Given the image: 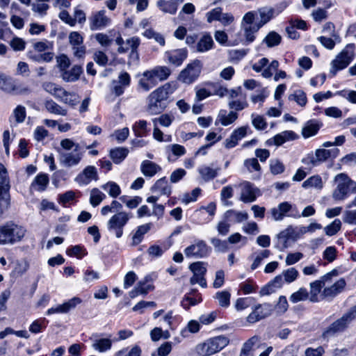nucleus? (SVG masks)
Listing matches in <instances>:
<instances>
[{"mask_svg": "<svg viewBox=\"0 0 356 356\" xmlns=\"http://www.w3.org/2000/svg\"><path fill=\"white\" fill-rule=\"evenodd\" d=\"M238 118L236 113L230 111L227 115L222 112L218 115L217 120L223 126H228L232 124Z\"/></svg>", "mask_w": 356, "mask_h": 356, "instance_id": "8fccbe9b", "label": "nucleus"}, {"mask_svg": "<svg viewBox=\"0 0 356 356\" xmlns=\"http://www.w3.org/2000/svg\"><path fill=\"white\" fill-rule=\"evenodd\" d=\"M154 286L151 283L149 276H146L143 280L138 282L136 286L129 292V296L134 298L138 295H146L149 291L154 289Z\"/></svg>", "mask_w": 356, "mask_h": 356, "instance_id": "5701e85b", "label": "nucleus"}, {"mask_svg": "<svg viewBox=\"0 0 356 356\" xmlns=\"http://www.w3.org/2000/svg\"><path fill=\"white\" fill-rule=\"evenodd\" d=\"M143 35L149 39H154L161 46L165 45V40L164 36L162 34L154 31L153 29L145 30L143 33Z\"/></svg>", "mask_w": 356, "mask_h": 356, "instance_id": "e2e57ef3", "label": "nucleus"}, {"mask_svg": "<svg viewBox=\"0 0 356 356\" xmlns=\"http://www.w3.org/2000/svg\"><path fill=\"white\" fill-rule=\"evenodd\" d=\"M270 312L271 305L270 304L258 305L248 316L247 321L250 323H254L270 315Z\"/></svg>", "mask_w": 356, "mask_h": 356, "instance_id": "aec40b11", "label": "nucleus"}, {"mask_svg": "<svg viewBox=\"0 0 356 356\" xmlns=\"http://www.w3.org/2000/svg\"><path fill=\"white\" fill-rule=\"evenodd\" d=\"M82 302L78 297H74L61 305H58L47 309L46 314L50 316L54 314H67L70 310L74 309Z\"/></svg>", "mask_w": 356, "mask_h": 356, "instance_id": "f3484780", "label": "nucleus"}, {"mask_svg": "<svg viewBox=\"0 0 356 356\" xmlns=\"http://www.w3.org/2000/svg\"><path fill=\"white\" fill-rule=\"evenodd\" d=\"M282 274L284 277V282L286 283H291L294 282L299 275L298 271L293 267L283 270Z\"/></svg>", "mask_w": 356, "mask_h": 356, "instance_id": "69168bd1", "label": "nucleus"}, {"mask_svg": "<svg viewBox=\"0 0 356 356\" xmlns=\"http://www.w3.org/2000/svg\"><path fill=\"white\" fill-rule=\"evenodd\" d=\"M289 100L296 102L302 107H304L307 102L306 93L301 90H295L293 93L289 95Z\"/></svg>", "mask_w": 356, "mask_h": 356, "instance_id": "09e8293b", "label": "nucleus"}, {"mask_svg": "<svg viewBox=\"0 0 356 356\" xmlns=\"http://www.w3.org/2000/svg\"><path fill=\"white\" fill-rule=\"evenodd\" d=\"M110 22V18L105 15V10L95 12L89 18L90 28L92 31L102 29L107 26Z\"/></svg>", "mask_w": 356, "mask_h": 356, "instance_id": "6ab92c4d", "label": "nucleus"}, {"mask_svg": "<svg viewBox=\"0 0 356 356\" xmlns=\"http://www.w3.org/2000/svg\"><path fill=\"white\" fill-rule=\"evenodd\" d=\"M189 269L193 273L190 279L191 284H198L200 286L206 288L207 284L204 277L207 273L205 263L202 261L194 262L189 266Z\"/></svg>", "mask_w": 356, "mask_h": 356, "instance_id": "4468645a", "label": "nucleus"}, {"mask_svg": "<svg viewBox=\"0 0 356 356\" xmlns=\"http://www.w3.org/2000/svg\"><path fill=\"white\" fill-rule=\"evenodd\" d=\"M248 129V126H245L234 129L230 136L224 141L225 148L231 149L236 146L238 142L245 137Z\"/></svg>", "mask_w": 356, "mask_h": 356, "instance_id": "4be33fe9", "label": "nucleus"}, {"mask_svg": "<svg viewBox=\"0 0 356 356\" xmlns=\"http://www.w3.org/2000/svg\"><path fill=\"white\" fill-rule=\"evenodd\" d=\"M184 1V0H159L156 6L164 13L175 15L178 6Z\"/></svg>", "mask_w": 356, "mask_h": 356, "instance_id": "393cba45", "label": "nucleus"}, {"mask_svg": "<svg viewBox=\"0 0 356 356\" xmlns=\"http://www.w3.org/2000/svg\"><path fill=\"white\" fill-rule=\"evenodd\" d=\"M14 82L12 78L0 72V89L8 92L12 93L14 89Z\"/></svg>", "mask_w": 356, "mask_h": 356, "instance_id": "a18cd8bd", "label": "nucleus"}, {"mask_svg": "<svg viewBox=\"0 0 356 356\" xmlns=\"http://www.w3.org/2000/svg\"><path fill=\"white\" fill-rule=\"evenodd\" d=\"M269 213L272 219L275 221H281L284 217L300 218L296 207L289 202L280 203L277 207L270 209Z\"/></svg>", "mask_w": 356, "mask_h": 356, "instance_id": "6e6552de", "label": "nucleus"}, {"mask_svg": "<svg viewBox=\"0 0 356 356\" xmlns=\"http://www.w3.org/2000/svg\"><path fill=\"white\" fill-rule=\"evenodd\" d=\"M202 63L199 60H195L188 64L179 75V80L184 83L191 84L200 76Z\"/></svg>", "mask_w": 356, "mask_h": 356, "instance_id": "ddd939ff", "label": "nucleus"}, {"mask_svg": "<svg viewBox=\"0 0 356 356\" xmlns=\"http://www.w3.org/2000/svg\"><path fill=\"white\" fill-rule=\"evenodd\" d=\"M48 184V175L46 174L41 173L35 177L34 181L31 184V187L38 191H43L46 189Z\"/></svg>", "mask_w": 356, "mask_h": 356, "instance_id": "37998d69", "label": "nucleus"}, {"mask_svg": "<svg viewBox=\"0 0 356 356\" xmlns=\"http://www.w3.org/2000/svg\"><path fill=\"white\" fill-rule=\"evenodd\" d=\"M202 301L201 296L198 294L196 297L193 298L189 296L188 295L185 296L183 300L181 302V305L185 309H189L191 306H194L197 305L199 302Z\"/></svg>", "mask_w": 356, "mask_h": 356, "instance_id": "680f3d73", "label": "nucleus"}, {"mask_svg": "<svg viewBox=\"0 0 356 356\" xmlns=\"http://www.w3.org/2000/svg\"><path fill=\"white\" fill-rule=\"evenodd\" d=\"M82 73V68L79 65H74L71 70H66L61 73L62 79L67 82H74L78 80Z\"/></svg>", "mask_w": 356, "mask_h": 356, "instance_id": "72a5a7b5", "label": "nucleus"}, {"mask_svg": "<svg viewBox=\"0 0 356 356\" xmlns=\"http://www.w3.org/2000/svg\"><path fill=\"white\" fill-rule=\"evenodd\" d=\"M325 286L322 281L315 280L309 284L310 292L309 293V300L313 302H318V294L321 292L322 288Z\"/></svg>", "mask_w": 356, "mask_h": 356, "instance_id": "4c0bfd02", "label": "nucleus"}, {"mask_svg": "<svg viewBox=\"0 0 356 356\" xmlns=\"http://www.w3.org/2000/svg\"><path fill=\"white\" fill-rule=\"evenodd\" d=\"M309 298V293L305 288L301 287L296 292L293 293L289 300L293 303H296L300 301H304Z\"/></svg>", "mask_w": 356, "mask_h": 356, "instance_id": "603ef678", "label": "nucleus"}, {"mask_svg": "<svg viewBox=\"0 0 356 356\" xmlns=\"http://www.w3.org/2000/svg\"><path fill=\"white\" fill-rule=\"evenodd\" d=\"M140 170L145 177H152L161 170V168L156 163L145 160L140 165Z\"/></svg>", "mask_w": 356, "mask_h": 356, "instance_id": "2f4dec72", "label": "nucleus"}, {"mask_svg": "<svg viewBox=\"0 0 356 356\" xmlns=\"http://www.w3.org/2000/svg\"><path fill=\"white\" fill-rule=\"evenodd\" d=\"M58 160L61 165L67 168H71L77 165L83 156V152H68L58 148Z\"/></svg>", "mask_w": 356, "mask_h": 356, "instance_id": "2eb2a0df", "label": "nucleus"}, {"mask_svg": "<svg viewBox=\"0 0 356 356\" xmlns=\"http://www.w3.org/2000/svg\"><path fill=\"white\" fill-rule=\"evenodd\" d=\"M135 135L138 137L145 136L149 131L147 129V122L146 120H139L136 122L133 127Z\"/></svg>", "mask_w": 356, "mask_h": 356, "instance_id": "3c124183", "label": "nucleus"}, {"mask_svg": "<svg viewBox=\"0 0 356 356\" xmlns=\"http://www.w3.org/2000/svg\"><path fill=\"white\" fill-rule=\"evenodd\" d=\"M159 82L157 81L152 70H147L142 74V77L138 81L139 88L144 92H147L155 87Z\"/></svg>", "mask_w": 356, "mask_h": 356, "instance_id": "b1692460", "label": "nucleus"}, {"mask_svg": "<svg viewBox=\"0 0 356 356\" xmlns=\"http://www.w3.org/2000/svg\"><path fill=\"white\" fill-rule=\"evenodd\" d=\"M356 319V305L350 307L340 318L335 320L327 327L322 334L324 339L337 336L348 329L350 324Z\"/></svg>", "mask_w": 356, "mask_h": 356, "instance_id": "7ed1b4c3", "label": "nucleus"}, {"mask_svg": "<svg viewBox=\"0 0 356 356\" xmlns=\"http://www.w3.org/2000/svg\"><path fill=\"white\" fill-rule=\"evenodd\" d=\"M198 172L205 181H208L217 176L218 169H214L207 165H202L198 168Z\"/></svg>", "mask_w": 356, "mask_h": 356, "instance_id": "c03bdc74", "label": "nucleus"}, {"mask_svg": "<svg viewBox=\"0 0 356 356\" xmlns=\"http://www.w3.org/2000/svg\"><path fill=\"white\" fill-rule=\"evenodd\" d=\"M355 44L353 43L346 44L331 61L330 75L334 76L339 71L346 68L355 59Z\"/></svg>", "mask_w": 356, "mask_h": 356, "instance_id": "20e7f679", "label": "nucleus"}, {"mask_svg": "<svg viewBox=\"0 0 356 356\" xmlns=\"http://www.w3.org/2000/svg\"><path fill=\"white\" fill-rule=\"evenodd\" d=\"M286 8V6L273 8L270 6H264L254 11L257 16L259 15L258 20L254 23L259 29L268 24L270 21L277 16Z\"/></svg>", "mask_w": 356, "mask_h": 356, "instance_id": "f8f14e48", "label": "nucleus"}, {"mask_svg": "<svg viewBox=\"0 0 356 356\" xmlns=\"http://www.w3.org/2000/svg\"><path fill=\"white\" fill-rule=\"evenodd\" d=\"M252 124L254 127L257 130H264L267 127V123L265 119L258 115L252 114Z\"/></svg>", "mask_w": 356, "mask_h": 356, "instance_id": "774afa93", "label": "nucleus"}, {"mask_svg": "<svg viewBox=\"0 0 356 356\" xmlns=\"http://www.w3.org/2000/svg\"><path fill=\"white\" fill-rule=\"evenodd\" d=\"M170 63L179 66L187 57V51L184 49H175L167 53Z\"/></svg>", "mask_w": 356, "mask_h": 356, "instance_id": "c756f323", "label": "nucleus"}, {"mask_svg": "<svg viewBox=\"0 0 356 356\" xmlns=\"http://www.w3.org/2000/svg\"><path fill=\"white\" fill-rule=\"evenodd\" d=\"M302 186L305 189L315 188L316 190H321L323 186V184L319 175H314L306 179L302 183Z\"/></svg>", "mask_w": 356, "mask_h": 356, "instance_id": "a19ab883", "label": "nucleus"}, {"mask_svg": "<svg viewBox=\"0 0 356 356\" xmlns=\"http://www.w3.org/2000/svg\"><path fill=\"white\" fill-rule=\"evenodd\" d=\"M346 285V282L345 280L341 278L330 286L324 287L321 293V296L324 299L332 300L343 291Z\"/></svg>", "mask_w": 356, "mask_h": 356, "instance_id": "412c9836", "label": "nucleus"}, {"mask_svg": "<svg viewBox=\"0 0 356 356\" xmlns=\"http://www.w3.org/2000/svg\"><path fill=\"white\" fill-rule=\"evenodd\" d=\"M224 217L228 220H233L235 222L239 223L248 220V214L245 211H236L230 209L225 213Z\"/></svg>", "mask_w": 356, "mask_h": 356, "instance_id": "e433bc0d", "label": "nucleus"}, {"mask_svg": "<svg viewBox=\"0 0 356 356\" xmlns=\"http://www.w3.org/2000/svg\"><path fill=\"white\" fill-rule=\"evenodd\" d=\"M112 341L107 338L95 339L92 347L100 352L104 353L111 348Z\"/></svg>", "mask_w": 356, "mask_h": 356, "instance_id": "58836bf2", "label": "nucleus"}, {"mask_svg": "<svg viewBox=\"0 0 356 356\" xmlns=\"http://www.w3.org/2000/svg\"><path fill=\"white\" fill-rule=\"evenodd\" d=\"M176 88L175 83H167L152 91L147 97L146 111L149 115L161 113L168 106V99Z\"/></svg>", "mask_w": 356, "mask_h": 356, "instance_id": "f257e3e1", "label": "nucleus"}, {"mask_svg": "<svg viewBox=\"0 0 356 356\" xmlns=\"http://www.w3.org/2000/svg\"><path fill=\"white\" fill-rule=\"evenodd\" d=\"M214 42L211 35L208 33H204L195 44L196 51L204 53L213 49Z\"/></svg>", "mask_w": 356, "mask_h": 356, "instance_id": "bb28decb", "label": "nucleus"}, {"mask_svg": "<svg viewBox=\"0 0 356 356\" xmlns=\"http://www.w3.org/2000/svg\"><path fill=\"white\" fill-rule=\"evenodd\" d=\"M257 17V13L254 10L248 11L242 17L240 24V31L235 35L233 41L230 42L231 44L237 45L242 44L243 45H249L256 39V34L260 29L254 23Z\"/></svg>", "mask_w": 356, "mask_h": 356, "instance_id": "f03ea898", "label": "nucleus"}, {"mask_svg": "<svg viewBox=\"0 0 356 356\" xmlns=\"http://www.w3.org/2000/svg\"><path fill=\"white\" fill-rule=\"evenodd\" d=\"M172 346L171 342L162 343L155 351L152 352L151 356H168L172 351Z\"/></svg>", "mask_w": 356, "mask_h": 356, "instance_id": "052dcab7", "label": "nucleus"}, {"mask_svg": "<svg viewBox=\"0 0 356 356\" xmlns=\"http://www.w3.org/2000/svg\"><path fill=\"white\" fill-rule=\"evenodd\" d=\"M174 120V117L170 114H162L159 118H154L152 120V122L154 124V127L158 126V124L165 127H168L172 124V121Z\"/></svg>", "mask_w": 356, "mask_h": 356, "instance_id": "6e6d98bb", "label": "nucleus"}, {"mask_svg": "<svg viewBox=\"0 0 356 356\" xmlns=\"http://www.w3.org/2000/svg\"><path fill=\"white\" fill-rule=\"evenodd\" d=\"M44 107L48 112L55 115L65 116L67 113L66 109L61 107L59 104H58L52 99L47 100L44 102Z\"/></svg>", "mask_w": 356, "mask_h": 356, "instance_id": "79ce46f5", "label": "nucleus"}, {"mask_svg": "<svg viewBox=\"0 0 356 356\" xmlns=\"http://www.w3.org/2000/svg\"><path fill=\"white\" fill-rule=\"evenodd\" d=\"M99 179L97 169L94 165L86 166L77 176L74 181L80 186H86L92 181Z\"/></svg>", "mask_w": 356, "mask_h": 356, "instance_id": "dca6fc26", "label": "nucleus"}, {"mask_svg": "<svg viewBox=\"0 0 356 356\" xmlns=\"http://www.w3.org/2000/svg\"><path fill=\"white\" fill-rule=\"evenodd\" d=\"M131 215L125 211L118 212L108 221L107 227L109 232L114 233L117 238H120L123 234V228L127 225Z\"/></svg>", "mask_w": 356, "mask_h": 356, "instance_id": "9d476101", "label": "nucleus"}, {"mask_svg": "<svg viewBox=\"0 0 356 356\" xmlns=\"http://www.w3.org/2000/svg\"><path fill=\"white\" fill-rule=\"evenodd\" d=\"M151 191L154 193H159L161 195L169 196L172 192V187L168 183L165 177L158 179L152 186Z\"/></svg>", "mask_w": 356, "mask_h": 356, "instance_id": "c85d7f7f", "label": "nucleus"}, {"mask_svg": "<svg viewBox=\"0 0 356 356\" xmlns=\"http://www.w3.org/2000/svg\"><path fill=\"white\" fill-rule=\"evenodd\" d=\"M8 189L0 187V214L2 213L9 206Z\"/></svg>", "mask_w": 356, "mask_h": 356, "instance_id": "0e129e2a", "label": "nucleus"}, {"mask_svg": "<svg viewBox=\"0 0 356 356\" xmlns=\"http://www.w3.org/2000/svg\"><path fill=\"white\" fill-rule=\"evenodd\" d=\"M337 186L333 191L332 197L335 200H343L346 198L350 188H355L356 183L351 180L346 174L339 173L334 179Z\"/></svg>", "mask_w": 356, "mask_h": 356, "instance_id": "0eeeda50", "label": "nucleus"}, {"mask_svg": "<svg viewBox=\"0 0 356 356\" xmlns=\"http://www.w3.org/2000/svg\"><path fill=\"white\" fill-rule=\"evenodd\" d=\"M339 149L337 147L330 149H318L316 150L315 154L309 156L302 160V162L307 165L313 166L318 165L328 159H334L339 156Z\"/></svg>", "mask_w": 356, "mask_h": 356, "instance_id": "9b49d317", "label": "nucleus"}, {"mask_svg": "<svg viewBox=\"0 0 356 356\" xmlns=\"http://www.w3.org/2000/svg\"><path fill=\"white\" fill-rule=\"evenodd\" d=\"M106 195L98 188H92L90 195V202L93 207L99 205L105 198Z\"/></svg>", "mask_w": 356, "mask_h": 356, "instance_id": "4d7b16f0", "label": "nucleus"}, {"mask_svg": "<svg viewBox=\"0 0 356 356\" xmlns=\"http://www.w3.org/2000/svg\"><path fill=\"white\" fill-rule=\"evenodd\" d=\"M29 267L30 264L27 259L17 260L10 273V277L16 279L23 276L29 270Z\"/></svg>", "mask_w": 356, "mask_h": 356, "instance_id": "a878e982", "label": "nucleus"}, {"mask_svg": "<svg viewBox=\"0 0 356 356\" xmlns=\"http://www.w3.org/2000/svg\"><path fill=\"white\" fill-rule=\"evenodd\" d=\"M211 243L216 252H225L228 250V245L226 241H222L218 238H212Z\"/></svg>", "mask_w": 356, "mask_h": 356, "instance_id": "338daca9", "label": "nucleus"}, {"mask_svg": "<svg viewBox=\"0 0 356 356\" xmlns=\"http://www.w3.org/2000/svg\"><path fill=\"white\" fill-rule=\"evenodd\" d=\"M130 75L127 72H122L118 79L112 81L111 90L115 96H120L124 93V89L130 85Z\"/></svg>", "mask_w": 356, "mask_h": 356, "instance_id": "a211bd4d", "label": "nucleus"}, {"mask_svg": "<svg viewBox=\"0 0 356 356\" xmlns=\"http://www.w3.org/2000/svg\"><path fill=\"white\" fill-rule=\"evenodd\" d=\"M229 339L224 336L211 338L197 347V353L202 356H209L220 351L229 343Z\"/></svg>", "mask_w": 356, "mask_h": 356, "instance_id": "423d86ee", "label": "nucleus"}, {"mask_svg": "<svg viewBox=\"0 0 356 356\" xmlns=\"http://www.w3.org/2000/svg\"><path fill=\"white\" fill-rule=\"evenodd\" d=\"M54 56V54L53 52H45L43 54H30L29 58L33 61L38 63H49L51 62Z\"/></svg>", "mask_w": 356, "mask_h": 356, "instance_id": "bf43d9fd", "label": "nucleus"}, {"mask_svg": "<svg viewBox=\"0 0 356 356\" xmlns=\"http://www.w3.org/2000/svg\"><path fill=\"white\" fill-rule=\"evenodd\" d=\"M296 138V134L293 131H284L275 135L273 138L268 140L267 143L269 145L274 143L280 146L286 141L293 140Z\"/></svg>", "mask_w": 356, "mask_h": 356, "instance_id": "7c9ffc66", "label": "nucleus"}, {"mask_svg": "<svg viewBox=\"0 0 356 356\" xmlns=\"http://www.w3.org/2000/svg\"><path fill=\"white\" fill-rule=\"evenodd\" d=\"M301 235H303V234H300V227L294 228L290 225L286 229L280 232L277 237L280 239H284L286 241L289 239L296 240Z\"/></svg>", "mask_w": 356, "mask_h": 356, "instance_id": "c9c22d12", "label": "nucleus"}, {"mask_svg": "<svg viewBox=\"0 0 356 356\" xmlns=\"http://www.w3.org/2000/svg\"><path fill=\"white\" fill-rule=\"evenodd\" d=\"M341 228V222L339 219H335L332 223L324 227V232L327 236L335 235Z\"/></svg>", "mask_w": 356, "mask_h": 356, "instance_id": "13d9d810", "label": "nucleus"}, {"mask_svg": "<svg viewBox=\"0 0 356 356\" xmlns=\"http://www.w3.org/2000/svg\"><path fill=\"white\" fill-rule=\"evenodd\" d=\"M129 150L126 147H116L110 151V156L113 161L116 163H120L128 155Z\"/></svg>", "mask_w": 356, "mask_h": 356, "instance_id": "ea45409f", "label": "nucleus"}, {"mask_svg": "<svg viewBox=\"0 0 356 356\" xmlns=\"http://www.w3.org/2000/svg\"><path fill=\"white\" fill-rule=\"evenodd\" d=\"M102 188L106 191L112 197H117L121 193L120 186L113 181H108L102 185Z\"/></svg>", "mask_w": 356, "mask_h": 356, "instance_id": "864d4df0", "label": "nucleus"}, {"mask_svg": "<svg viewBox=\"0 0 356 356\" xmlns=\"http://www.w3.org/2000/svg\"><path fill=\"white\" fill-rule=\"evenodd\" d=\"M321 124L315 120H309L302 129V134L304 138H309L316 135Z\"/></svg>", "mask_w": 356, "mask_h": 356, "instance_id": "473e14b6", "label": "nucleus"}, {"mask_svg": "<svg viewBox=\"0 0 356 356\" xmlns=\"http://www.w3.org/2000/svg\"><path fill=\"white\" fill-rule=\"evenodd\" d=\"M26 230L14 223L0 225V245L14 244L24 236Z\"/></svg>", "mask_w": 356, "mask_h": 356, "instance_id": "39448f33", "label": "nucleus"}, {"mask_svg": "<svg viewBox=\"0 0 356 356\" xmlns=\"http://www.w3.org/2000/svg\"><path fill=\"white\" fill-rule=\"evenodd\" d=\"M152 225V223L149 222L138 226L132 236L131 245L134 246L138 245L143 241L144 235L150 230Z\"/></svg>", "mask_w": 356, "mask_h": 356, "instance_id": "f704fd0d", "label": "nucleus"}, {"mask_svg": "<svg viewBox=\"0 0 356 356\" xmlns=\"http://www.w3.org/2000/svg\"><path fill=\"white\" fill-rule=\"evenodd\" d=\"M211 248L206 241L201 239H196L192 244L186 247L184 252L187 258L195 259H203L209 257Z\"/></svg>", "mask_w": 356, "mask_h": 356, "instance_id": "1a4fd4ad", "label": "nucleus"}, {"mask_svg": "<svg viewBox=\"0 0 356 356\" xmlns=\"http://www.w3.org/2000/svg\"><path fill=\"white\" fill-rule=\"evenodd\" d=\"M257 189L253 186L250 182H245L243 184L241 200L245 203H249L254 202L256 198V192Z\"/></svg>", "mask_w": 356, "mask_h": 356, "instance_id": "cd10ccee", "label": "nucleus"}, {"mask_svg": "<svg viewBox=\"0 0 356 356\" xmlns=\"http://www.w3.org/2000/svg\"><path fill=\"white\" fill-rule=\"evenodd\" d=\"M151 70L158 82L167 79L171 74L170 70L165 66H158Z\"/></svg>", "mask_w": 356, "mask_h": 356, "instance_id": "de8ad7c7", "label": "nucleus"}, {"mask_svg": "<svg viewBox=\"0 0 356 356\" xmlns=\"http://www.w3.org/2000/svg\"><path fill=\"white\" fill-rule=\"evenodd\" d=\"M231 294L227 291H218L216 293L215 298L218 300L220 307H228L230 305Z\"/></svg>", "mask_w": 356, "mask_h": 356, "instance_id": "5fc2aeb1", "label": "nucleus"}, {"mask_svg": "<svg viewBox=\"0 0 356 356\" xmlns=\"http://www.w3.org/2000/svg\"><path fill=\"white\" fill-rule=\"evenodd\" d=\"M282 37L275 31L269 32L264 38L263 43L266 44L268 47H273L280 44Z\"/></svg>", "mask_w": 356, "mask_h": 356, "instance_id": "49530a36", "label": "nucleus"}]
</instances>
